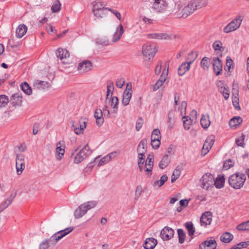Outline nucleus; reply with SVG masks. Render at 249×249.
<instances>
[{
  "instance_id": "obj_1",
  "label": "nucleus",
  "mask_w": 249,
  "mask_h": 249,
  "mask_svg": "<svg viewBox=\"0 0 249 249\" xmlns=\"http://www.w3.org/2000/svg\"><path fill=\"white\" fill-rule=\"evenodd\" d=\"M246 179V178L245 174L236 173L229 177V183L233 188L239 189L243 187Z\"/></svg>"
},
{
  "instance_id": "obj_2",
  "label": "nucleus",
  "mask_w": 249,
  "mask_h": 249,
  "mask_svg": "<svg viewBox=\"0 0 249 249\" xmlns=\"http://www.w3.org/2000/svg\"><path fill=\"white\" fill-rule=\"evenodd\" d=\"M157 52V49L156 45L148 43L145 44L142 48V53L144 56V60L145 61L152 60Z\"/></svg>"
},
{
  "instance_id": "obj_3",
  "label": "nucleus",
  "mask_w": 249,
  "mask_h": 249,
  "mask_svg": "<svg viewBox=\"0 0 249 249\" xmlns=\"http://www.w3.org/2000/svg\"><path fill=\"white\" fill-rule=\"evenodd\" d=\"M243 19V17L241 16L235 17L224 28V32L228 34L237 30L240 27Z\"/></svg>"
},
{
  "instance_id": "obj_4",
  "label": "nucleus",
  "mask_w": 249,
  "mask_h": 249,
  "mask_svg": "<svg viewBox=\"0 0 249 249\" xmlns=\"http://www.w3.org/2000/svg\"><path fill=\"white\" fill-rule=\"evenodd\" d=\"M214 182L213 176L209 173H205L200 179V185L202 188L208 190L213 187Z\"/></svg>"
},
{
  "instance_id": "obj_5",
  "label": "nucleus",
  "mask_w": 249,
  "mask_h": 249,
  "mask_svg": "<svg viewBox=\"0 0 249 249\" xmlns=\"http://www.w3.org/2000/svg\"><path fill=\"white\" fill-rule=\"evenodd\" d=\"M93 207V202L89 201L84 203L79 206L74 212V216L76 218H79L85 215L88 211L91 209Z\"/></svg>"
},
{
  "instance_id": "obj_6",
  "label": "nucleus",
  "mask_w": 249,
  "mask_h": 249,
  "mask_svg": "<svg viewBox=\"0 0 249 249\" xmlns=\"http://www.w3.org/2000/svg\"><path fill=\"white\" fill-rule=\"evenodd\" d=\"M92 153L88 144L85 145L75 156L74 162L78 164Z\"/></svg>"
},
{
  "instance_id": "obj_7",
  "label": "nucleus",
  "mask_w": 249,
  "mask_h": 249,
  "mask_svg": "<svg viewBox=\"0 0 249 249\" xmlns=\"http://www.w3.org/2000/svg\"><path fill=\"white\" fill-rule=\"evenodd\" d=\"M86 127V122L83 119L72 122L71 129L77 135L82 134Z\"/></svg>"
},
{
  "instance_id": "obj_8",
  "label": "nucleus",
  "mask_w": 249,
  "mask_h": 249,
  "mask_svg": "<svg viewBox=\"0 0 249 249\" xmlns=\"http://www.w3.org/2000/svg\"><path fill=\"white\" fill-rule=\"evenodd\" d=\"M154 155L149 154L147 158L144 166V171L148 177H150L152 174V169L154 164Z\"/></svg>"
},
{
  "instance_id": "obj_9",
  "label": "nucleus",
  "mask_w": 249,
  "mask_h": 249,
  "mask_svg": "<svg viewBox=\"0 0 249 249\" xmlns=\"http://www.w3.org/2000/svg\"><path fill=\"white\" fill-rule=\"evenodd\" d=\"M24 156L21 154H18L16 156V167L18 175H20L25 168Z\"/></svg>"
},
{
  "instance_id": "obj_10",
  "label": "nucleus",
  "mask_w": 249,
  "mask_h": 249,
  "mask_svg": "<svg viewBox=\"0 0 249 249\" xmlns=\"http://www.w3.org/2000/svg\"><path fill=\"white\" fill-rule=\"evenodd\" d=\"M215 141V137L213 135L209 136L206 140L201 150V154L205 155L209 151Z\"/></svg>"
},
{
  "instance_id": "obj_11",
  "label": "nucleus",
  "mask_w": 249,
  "mask_h": 249,
  "mask_svg": "<svg viewBox=\"0 0 249 249\" xmlns=\"http://www.w3.org/2000/svg\"><path fill=\"white\" fill-rule=\"evenodd\" d=\"M191 115L192 118H189L188 116H184L182 118L184 127L186 130L190 129V126L193 122H196L197 116L196 111V110H193L191 112Z\"/></svg>"
},
{
  "instance_id": "obj_12",
  "label": "nucleus",
  "mask_w": 249,
  "mask_h": 249,
  "mask_svg": "<svg viewBox=\"0 0 249 249\" xmlns=\"http://www.w3.org/2000/svg\"><path fill=\"white\" fill-rule=\"evenodd\" d=\"M174 235V231L173 229L169 227H165L161 230L160 233V236L162 239L164 241H167L171 239Z\"/></svg>"
},
{
  "instance_id": "obj_13",
  "label": "nucleus",
  "mask_w": 249,
  "mask_h": 249,
  "mask_svg": "<svg viewBox=\"0 0 249 249\" xmlns=\"http://www.w3.org/2000/svg\"><path fill=\"white\" fill-rule=\"evenodd\" d=\"M217 243L213 237H211L199 245L200 249H215L216 248Z\"/></svg>"
},
{
  "instance_id": "obj_14",
  "label": "nucleus",
  "mask_w": 249,
  "mask_h": 249,
  "mask_svg": "<svg viewBox=\"0 0 249 249\" xmlns=\"http://www.w3.org/2000/svg\"><path fill=\"white\" fill-rule=\"evenodd\" d=\"M196 10V9L191 0L182 10V17L185 18L193 13Z\"/></svg>"
},
{
  "instance_id": "obj_15",
  "label": "nucleus",
  "mask_w": 249,
  "mask_h": 249,
  "mask_svg": "<svg viewBox=\"0 0 249 249\" xmlns=\"http://www.w3.org/2000/svg\"><path fill=\"white\" fill-rule=\"evenodd\" d=\"M196 60V56L192 58L189 62L182 63L178 68V74L180 76L184 75L190 68V65Z\"/></svg>"
},
{
  "instance_id": "obj_16",
  "label": "nucleus",
  "mask_w": 249,
  "mask_h": 249,
  "mask_svg": "<svg viewBox=\"0 0 249 249\" xmlns=\"http://www.w3.org/2000/svg\"><path fill=\"white\" fill-rule=\"evenodd\" d=\"M168 72V68L166 70L164 68L163 71L161 75H160L159 79L157 81L155 84L153 86V90L156 91L158 90L161 86L163 85L164 82L165 81Z\"/></svg>"
},
{
  "instance_id": "obj_17",
  "label": "nucleus",
  "mask_w": 249,
  "mask_h": 249,
  "mask_svg": "<svg viewBox=\"0 0 249 249\" xmlns=\"http://www.w3.org/2000/svg\"><path fill=\"white\" fill-rule=\"evenodd\" d=\"M212 213L210 212L204 213L200 217V224L202 226L206 227L212 222Z\"/></svg>"
},
{
  "instance_id": "obj_18",
  "label": "nucleus",
  "mask_w": 249,
  "mask_h": 249,
  "mask_svg": "<svg viewBox=\"0 0 249 249\" xmlns=\"http://www.w3.org/2000/svg\"><path fill=\"white\" fill-rule=\"evenodd\" d=\"M213 71L216 75H220L222 71V63L218 57H213Z\"/></svg>"
},
{
  "instance_id": "obj_19",
  "label": "nucleus",
  "mask_w": 249,
  "mask_h": 249,
  "mask_svg": "<svg viewBox=\"0 0 249 249\" xmlns=\"http://www.w3.org/2000/svg\"><path fill=\"white\" fill-rule=\"evenodd\" d=\"M132 95V88L131 87L128 89V90L125 89L123 93V99L122 100V103L124 106H127L130 102Z\"/></svg>"
},
{
  "instance_id": "obj_20",
  "label": "nucleus",
  "mask_w": 249,
  "mask_h": 249,
  "mask_svg": "<svg viewBox=\"0 0 249 249\" xmlns=\"http://www.w3.org/2000/svg\"><path fill=\"white\" fill-rule=\"evenodd\" d=\"M92 67V63L89 60H84L79 63L78 70L80 72H85L89 71Z\"/></svg>"
},
{
  "instance_id": "obj_21",
  "label": "nucleus",
  "mask_w": 249,
  "mask_h": 249,
  "mask_svg": "<svg viewBox=\"0 0 249 249\" xmlns=\"http://www.w3.org/2000/svg\"><path fill=\"white\" fill-rule=\"evenodd\" d=\"M124 32L123 26L121 24H120L113 35L112 41L114 43L119 41L121 39Z\"/></svg>"
},
{
  "instance_id": "obj_22",
  "label": "nucleus",
  "mask_w": 249,
  "mask_h": 249,
  "mask_svg": "<svg viewBox=\"0 0 249 249\" xmlns=\"http://www.w3.org/2000/svg\"><path fill=\"white\" fill-rule=\"evenodd\" d=\"M98 3V2H96V4H94V16L102 18L107 14V10H108V8L104 7L96 8Z\"/></svg>"
},
{
  "instance_id": "obj_23",
  "label": "nucleus",
  "mask_w": 249,
  "mask_h": 249,
  "mask_svg": "<svg viewBox=\"0 0 249 249\" xmlns=\"http://www.w3.org/2000/svg\"><path fill=\"white\" fill-rule=\"evenodd\" d=\"M157 244V241L154 238H146L144 241L143 247L145 249H153Z\"/></svg>"
},
{
  "instance_id": "obj_24",
  "label": "nucleus",
  "mask_w": 249,
  "mask_h": 249,
  "mask_svg": "<svg viewBox=\"0 0 249 249\" xmlns=\"http://www.w3.org/2000/svg\"><path fill=\"white\" fill-rule=\"evenodd\" d=\"M148 38H155L157 39H171L172 38L170 36L166 33L160 34H149L147 35Z\"/></svg>"
},
{
  "instance_id": "obj_25",
  "label": "nucleus",
  "mask_w": 249,
  "mask_h": 249,
  "mask_svg": "<svg viewBox=\"0 0 249 249\" xmlns=\"http://www.w3.org/2000/svg\"><path fill=\"white\" fill-rule=\"evenodd\" d=\"M10 102L13 106H20L22 103L21 94L17 93L13 94L11 97Z\"/></svg>"
},
{
  "instance_id": "obj_26",
  "label": "nucleus",
  "mask_w": 249,
  "mask_h": 249,
  "mask_svg": "<svg viewBox=\"0 0 249 249\" xmlns=\"http://www.w3.org/2000/svg\"><path fill=\"white\" fill-rule=\"evenodd\" d=\"M175 111L169 110L167 114V126L168 129H171L175 124Z\"/></svg>"
},
{
  "instance_id": "obj_27",
  "label": "nucleus",
  "mask_w": 249,
  "mask_h": 249,
  "mask_svg": "<svg viewBox=\"0 0 249 249\" xmlns=\"http://www.w3.org/2000/svg\"><path fill=\"white\" fill-rule=\"evenodd\" d=\"M56 55L58 58L62 60L69 57L70 53L67 50L59 48L56 51Z\"/></svg>"
},
{
  "instance_id": "obj_28",
  "label": "nucleus",
  "mask_w": 249,
  "mask_h": 249,
  "mask_svg": "<svg viewBox=\"0 0 249 249\" xmlns=\"http://www.w3.org/2000/svg\"><path fill=\"white\" fill-rule=\"evenodd\" d=\"M34 86L38 89H45L49 88L50 87V84L48 82L37 80L35 81Z\"/></svg>"
},
{
  "instance_id": "obj_29",
  "label": "nucleus",
  "mask_w": 249,
  "mask_h": 249,
  "mask_svg": "<svg viewBox=\"0 0 249 249\" xmlns=\"http://www.w3.org/2000/svg\"><path fill=\"white\" fill-rule=\"evenodd\" d=\"M27 27L24 24H20L16 30V36L18 38H21L27 32Z\"/></svg>"
},
{
  "instance_id": "obj_30",
  "label": "nucleus",
  "mask_w": 249,
  "mask_h": 249,
  "mask_svg": "<svg viewBox=\"0 0 249 249\" xmlns=\"http://www.w3.org/2000/svg\"><path fill=\"white\" fill-rule=\"evenodd\" d=\"M147 140L146 139H143L139 143L138 148V153H145L147 151Z\"/></svg>"
},
{
  "instance_id": "obj_31",
  "label": "nucleus",
  "mask_w": 249,
  "mask_h": 249,
  "mask_svg": "<svg viewBox=\"0 0 249 249\" xmlns=\"http://www.w3.org/2000/svg\"><path fill=\"white\" fill-rule=\"evenodd\" d=\"M225 183V178L223 176L219 175L215 179H214L213 185L217 188L223 187Z\"/></svg>"
},
{
  "instance_id": "obj_32",
  "label": "nucleus",
  "mask_w": 249,
  "mask_h": 249,
  "mask_svg": "<svg viewBox=\"0 0 249 249\" xmlns=\"http://www.w3.org/2000/svg\"><path fill=\"white\" fill-rule=\"evenodd\" d=\"M200 124L204 129H207L211 124L209 115H202L200 119Z\"/></svg>"
},
{
  "instance_id": "obj_33",
  "label": "nucleus",
  "mask_w": 249,
  "mask_h": 249,
  "mask_svg": "<svg viewBox=\"0 0 249 249\" xmlns=\"http://www.w3.org/2000/svg\"><path fill=\"white\" fill-rule=\"evenodd\" d=\"M16 196V193L14 196L11 195L3 203L0 204V212L5 209L11 204Z\"/></svg>"
},
{
  "instance_id": "obj_34",
  "label": "nucleus",
  "mask_w": 249,
  "mask_h": 249,
  "mask_svg": "<svg viewBox=\"0 0 249 249\" xmlns=\"http://www.w3.org/2000/svg\"><path fill=\"white\" fill-rule=\"evenodd\" d=\"M170 162V160L169 158V156L167 154H165L160 160V161L159 163V167L161 169H163L165 168L169 164Z\"/></svg>"
},
{
  "instance_id": "obj_35",
  "label": "nucleus",
  "mask_w": 249,
  "mask_h": 249,
  "mask_svg": "<svg viewBox=\"0 0 249 249\" xmlns=\"http://www.w3.org/2000/svg\"><path fill=\"white\" fill-rule=\"evenodd\" d=\"M65 145H62L61 142H59L56 144V153L59 157V160H61L65 153Z\"/></svg>"
},
{
  "instance_id": "obj_36",
  "label": "nucleus",
  "mask_w": 249,
  "mask_h": 249,
  "mask_svg": "<svg viewBox=\"0 0 249 249\" xmlns=\"http://www.w3.org/2000/svg\"><path fill=\"white\" fill-rule=\"evenodd\" d=\"M233 235L229 232H226L220 237V240L222 242L225 243H230L233 239Z\"/></svg>"
},
{
  "instance_id": "obj_37",
  "label": "nucleus",
  "mask_w": 249,
  "mask_h": 249,
  "mask_svg": "<svg viewBox=\"0 0 249 249\" xmlns=\"http://www.w3.org/2000/svg\"><path fill=\"white\" fill-rule=\"evenodd\" d=\"M242 122V119L240 117H235L230 120L229 125L231 127H236Z\"/></svg>"
},
{
  "instance_id": "obj_38",
  "label": "nucleus",
  "mask_w": 249,
  "mask_h": 249,
  "mask_svg": "<svg viewBox=\"0 0 249 249\" xmlns=\"http://www.w3.org/2000/svg\"><path fill=\"white\" fill-rule=\"evenodd\" d=\"M196 9L205 7L208 3V0H192Z\"/></svg>"
},
{
  "instance_id": "obj_39",
  "label": "nucleus",
  "mask_w": 249,
  "mask_h": 249,
  "mask_svg": "<svg viewBox=\"0 0 249 249\" xmlns=\"http://www.w3.org/2000/svg\"><path fill=\"white\" fill-rule=\"evenodd\" d=\"M20 88L21 90L27 95H30L31 94L32 89L27 82H24L21 83L20 85Z\"/></svg>"
},
{
  "instance_id": "obj_40",
  "label": "nucleus",
  "mask_w": 249,
  "mask_h": 249,
  "mask_svg": "<svg viewBox=\"0 0 249 249\" xmlns=\"http://www.w3.org/2000/svg\"><path fill=\"white\" fill-rule=\"evenodd\" d=\"M218 90L220 93H222L225 100L229 99L230 96V89L227 85H225V86L220 87V88L218 89Z\"/></svg>"
},
{
  "instance_id": "obj_41",
  "label": "nucleus",
  "mask_w": 249,
  "mask_h": 249,
  "mask_svg": "<svg viewBox=\"0 0 249 249\" xmlns=\"http://www.w3.org/2000/svg\"><path fill=\"white\" fill-rule=\"evenodd\" d=\"M185 227L188 231V235L192 236L195 232V229L192 222H187L185 223Z\"/></svg>"
},
{
  "instance_id": "obj_42",
  "label": "nucleus",
  "mask_w": 249,
  "mask_h": 249,
  "mask_svg": "<svg viewBox=\"0 0 249 249\" xmlns=\"http://www.w3.org/2000/svg\"><path fill=\"white\" fill-rule=\"evenodd\" d=\"M236 229L241 231H249V220L239 224L236 227Z\"/></svg>"
},
{
  "instance_id": "obj_43",
  "label": "nucleus",
  "mask_w": 249,
  "mask_h": 249,
  "mask_svg": "<svg viewBox=\"0 0 249 249\" xmlns=\"http://www.w3.org/2000/svg\"><path fill=\"white\" fill-rule=\"evenodd\" d=\"M200 65L204 70H208L210 66V59L207 57H203L201 61Z\"/></svg>"
},
{
  "instance_id": "obj_44",
  "label": "nucleus",
  "mask_w": 249,
  "mask_h": 249,
  "mask_svg": "<svg viewBox=\"0 0 249 249\" xmlns=\"http://www.w3.org/2000/svg\"><path fill=\"white\" fill-rule=\"evenodd\" d=\"M213 47L215 51L220 52L224 51V47L222 46V43L219 40L214 41L213 44Z\"/></svg>"
},
{
  "instance_id": "obj_45",
  "label": "nucleus",
  "mask_w": 249,
  "mask_h": 249,
  "mask_svg": "<svg viewBox=\"0 0 249 249\" xmlns=\"http://www.w3.org/2000/svg\"><path fill=\"white\" fill-rule=\"evenodd\" d=\"M168 177L166 175H162L160 179L156 181L154 183V186H158V187H160L162 186L164 183L167 180Z\"/></svg>"
},
{
  "instance_id": "obj_46",
  "label": "nucleus",
  "mask_w": 249,
  "mask_h": 249,
  "mask_svg": "<svg viewBox=\"0 0 249 249\" xmlns=\"http://www.w3.org/2000/svg\"><path fill=\"white\" fill-rule=\"evenodd\" d=\"M61 7V4L59 0H56L53 4L51 9L53 13L59 12Z\"/></svg>"
},
{
  "instance_id": "obj_47",
  "label": "nucleus",
  "mask_w": 249,
  "mask_h": 249,
  "mask_svg": "<svg viewBox=\"0 0 249 249\" xmlns=\"http://www.w3.org/2000/svg\"><path fill=\"white\" fill-rule=\"evenodd\" d=\"M178 242L179 243L182 244L184 242L186 233L184 231L181 229L178 230Z\"/></svg>"
},
{
  "instance_id": "obj_48",
  "label": "nucleus",
  "mask_w": 249,
  "mask_h": 249,
  "mask_svg": "<svg viewBox=\"0 0 249 249\" xmlns=\"http://www.w3.org/2000/svg\"><path fill=\"white\" fill-rule=\"evenodd\" d=\"M108 101L111 103V106L113 108L117 109L119 104V99L117 97L113 96L110 100H108Z\"/></svg>"
},
{
  "instance_id": "obj_49",
  "label": "nucleus",
  "mask_w": 249,
  "mask_h": 249,
  "mask_svg": "<svg viewBox=\"0 0 249 249\" xmlns=\"http://www.w3.org/2000/svg\"><path fill=\"white\" fill-rule=\"evenodd\" d=\"M9 101L7 96L5 95H0V108L6 106Z\"/></svg>"
},
{
  "instance_id": "obj_50",
  "label": "nucleus",
  "mask_w": 249,
  "mask_h": 249,
  "mask_svg": "<svg viewBox=\"0 0 249 249\" xmlns=\"http://www.w3.org/2000/svg\"><path fill=\"white\" fill-rule=\"evenodd\" d=\"M180 170L179 169H175L173 171V173L171 177V182L173 183L175 182L180 176Z\"/></svg>"
},
{
  "instance_id": "obj_51",
  "label": "nucleus",
  "mask_w": 249,
  "mask_h": 249,
  "mask_svg": "<svg viewBox=\"0 0 249 249\" xmlns=\"http://www.w3.org/2000/svg\"><path fill=\"white\" fill-rule=\"evenodd\" d=\"M110 161V157L107 156L103 157L98 162L97 166L98 167L101 166L104 164L107 163Z\"/></svg>"
},
{
  "instance_id": "obj_52",
  "label": "nucleus",
  "mask_w": 249,
  "mask_h": 249,
  "mask_svg": "<svg viewBox=\"0 0 249 249\" xmlns=\"http://www.w3.org/2000/svg\"><path fill=\"white\" fill-rule=\"evenodd\" d=\"M234 164L233 162L231 160L229 159L224 161L223 164V167L226 169L228 170L231 167L233 166Z\"/></svg>"
},
{
  "instance_id": "obj_53",
  "label": "nucleus",
  "mask_w": 249,
  "mask_h": 249,
  "mask_svg": "<svg viewBox=\"0 0 249 249\" xmlns=\"http://www.w3.org/2000/svg\"><path fill=\"white\" fill-rule=\"evenodd\" d=\"M125 79L123 77H121L120 78H118L116 82V86L118 88H121L123 87V86L124 85L125 83Z\"/></svg>"
},
{
  "instance_id": "obj_54",
  "label": "nucleus",
  "mask_w": 249,
  "mask_h": 249,
  "mask_svg": "<svg viewBox=\"0 0 249 249\" xmlns=\"http://www.w3.org/2000/svg\"><path fill=\"white\" fill-rule=\"evenodd\" d=\"M143 124V120L141 118H139L136 124V129L137 131H139L140 130V129L142 127Z\"/></svg>"
},
{
  "instance_id": "obj_55",
  "label": "nucleus",
  "mask_w": 249,
  "mask_h": 249,
  "mask_svg": "<svg viewBox=\"0 0 249 249\" xmlns=\"http://www.w3.org/2000/svg\"><path fill=\"white\" fill-rule=\"evenodd\" d=\"M96 43L97 44H100L103 46H107V45H110V43H109V41L107 39H106L105 38L101 39L97 41Z\"/></svg>"
},
{
  "instance_id": "obj_56",
  "label": "nucleus",
  "mask_w": 249,
  "mask_h": 249,
  "mask_svg": "<svg viewBox=\"0 0 249 249\" xmlns=\"http://www.w3.org/2000/svg\"><path fill=\"white\" fill-rule=\"evenodd\" d=\"M226 66L228 68L229 71H230L231 69H233V61L231 58H227Z\"/></svg>"
},
{
  "instance_id": "obj_57",
  "label": "nucleus",
  "mask_w": 249,
  "mask_h": 249,
  "mask_svg": "<svg viewBox=\"0 0 249 249\" xmlns=\"http://www.w3.org/2000/svg\"><path fill=\"white\" fill-rule=\"evenodd\" d=\"M108 10L112 12L120 21H121V15L120 12L111 8H108Z\"/></svg>"
},
{
  "instance_id": "obj_58",
  "label": "nucleus",
  "mask_w": 249,
  "mask_h": 249,
  "mask_svg": "<svg viewBox=\"0 0 249 249\" xmlns=\"http://www.w3.org/2000/svg\"><path fill=\"white\" fill-rule=\"evenodd\" d=\"M160 144V140L151 141V146L153 148L157 149H158Z\"/></svg>"
},
{
  "instance_id": "obj_59",
  "label": "nucleus",
  "mask_w": 249,
  "mask_h": 249,
  "mask_svg": "<svg viewBox=\"0 0 249 249\" xmlns=\"http://www.w3.org/2000/svg\"><path fill=\"white\" fill-rule=\"evenodd\" d=\"M114 90H111V89H107V95H106V101L107 102L108 100H110V99L113 97L112 95L113 93Z\"/></svg>"
},
{
  "instance_id": "obj_60",
  "label": "nucleus",
  "mask_w": 249,
  "mask_h": 249,
  "mask_svg": "<svg viewBox=\"0 0 249 249\" xmlns=\"http://www.w3.org/2000/svg\"><path fill=\"white\" fill-rule=\"evenodd\" d=\"M161 65H162L161 61H159L158 65H157V66L155 69V72L156 74L158 75L160 72L161 69Z\"/></svg>"
},
{
  "instance_id": "obj_61",
  "label": "nucleus",
  "mask_w": 249,
  "mask_h": 249,
  "mask_svg": "<svg viewBox=\"0 0 249 249\" xmlns=\"http://www.w3.org/2000/svg\"><path fill=\"white\" fill-rule=\"evenodd\" d=\"M197 52H191L190 53H189L188 54V57H187L186 59L188 61V62L189 61H190L191 59L193 57H194V56H196V58L197 57Z\"/></svg>"
},
{
  "instance_id": "obj_62",
  "label": "nucleus",
  "mask_w": 249,
  "mask_h": 249,
  "mask_svg": "<svg viewBox=\"0 0 249 249\" xmlns=\"http://www.w3.org/2000/svg\"><path fill=\"white\" fill-rule=\"evenodd\" d=\"M96 119V123L97 125L99 126H101L104 122V119L103 117H98V118H95Z\"/></svg>"
},
{
  "instance_id": "obj_63",
  "label": "nucleus",
  "mask_w": 249,
  "mask_h": 249,
  "mask_svg": "<svg viewBox=\"0 0 249 249\" xmlns=\"http://www.w3.org/2000/svg\"><path fill=\"white\" fill-rule=\"evenodd\" d=\"M144 160H140V159H139L138 164L140 172H142L143 169L144 170Z\"/></svg>"
},
{
  "instance_id": "obj_64",
  "label": "nucleus",
  "mask_w": 249,
  "mask_h": 249,
  "mask_svg": "<svg viewBox=\"0 0 249 249\" xmlns=\"http://www.w3.org/2000/svg\"><path fill=\"white\" fill-rule=\"evenodd\" d=\"M39 125L38 123H36L33 126V133L34 135L37 134L39 131Z\"/></svg>"
}]
</instances>
